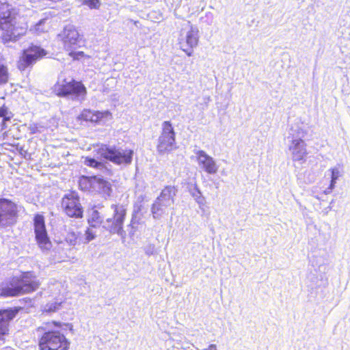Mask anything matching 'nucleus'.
Instances as JSON below:
<instances>
[{
  "instance_id": "9",
  "label": "nucleus",
  "mask_w": 350,
  "mask_h": 350,
  "mask_svg": "<svg viewBox=\"0 0 350 350\" xmlns=\"http://www.w3.org/2000/svg\"><path fill=\"white\" fill-rule=\"evenodd\" d=\"M199 38L198 28L192 25L190 22H187L185 27L181 29L179 36V44L181 49L188 56H191L193 48L198 44Z\"/></svg>"
},
{
  "instance_id": "20",
  "label": "nucleus",
  "mask_w": 350,
  "mask_h": 350,
  "mask_svg": "<svg viewBox=\"0 0 350 350\" xmlns=\"http://www.w3.org/2000/svg\"><path fill=\"white\" fill-rule=\"evenodd\" d=\"M10 73L3 55L0 53V87L8 83Z\"/></svg>"
},
{
  "instance_id": "13",
  "label": "nucleus",
  "mask_w": 350,
  "mask_h": 350,
  "mask_svg": "<svg viewBox=\"0 0 350 350\" xmlns=\"http://www.w3.org/2000/svg\"><path fill=\"white\" fill-rule=\"evenodd\" d=\"M46 53L40 46L31 45L23 51L22 56L18 62V68L24 70L28 66H31L38 59L46 55Z\"/></svg>"
},
{
  "instance_id": "19",
  "label": "nucleus",
  "mask_w": 350,
  "mask_h": 350,
  "mask_svg": "<svg viewBox=\"0 0 350 350\" xmlns=\"http://www.w3.org/2000/svg\"><path fill=\"white\" fill-rule=\"evenodd\" d=\"M171 206V205L155 200L150 208L153 218L160 219L163 216L167 215L168 208Z\"/></svg>"
},
{
  "instance_id": "1",
  "label": "nucleus",
  "mask_w": 350,
  "mask_h": 350,
  "mask_svg": "<svg viewBox=\"0 0 350 350\" xmlns=\"http://www.w3.org/2000/svg\"><path fill=\"white\" fill-rule=\"evenodd\" d=\"M113 216L103 220L97 210H92L88 219L90 226L96 228L100 224L111 234H117L122 239L126 238V231L123 230V224L126 215V210L123 205L111 204L109 208Z\"/></svg>"
},
{
  "instance_id": "35",
  "label": "nucleus",
  "mask_w": 350,
  "mask_h": 350,
  "mask_svg": "<svg viewBox=\"0 0 350 350\" xmlns=\"http://www.w3.org/2000/svg\"><path fill=\"white\" fill-rule=\"evenodd\" d=\"M79 186L81 187L82 189L83 190H86V189H88L90 188H92V185H90V183H83V185L81 186L79 185Z\"/></svg>"
},
{
  "instance_id": "3",
  "label": "nucleus",
  "mask_w": 350,
  "mask_h": 350,
  "mask_svg": "<svg viewBox=\"0 0 350 350\" xmlns=\"http://www.w3.org/2000/svg\"><path fill=\"white\" fill-rule=\"evenodd\" d=\"M40 283L31 273L27 272L19 277H14L0 288V295L3 297H14L30 293L39 287Z\"/></svg>"
},
{
  "instance_id": "26",
  "label": "nucleus",
  "mask_w": 350,
  "mask_h": 350,
  "mask_svg": "<svg viewBox=\"0 0 350 350\" xmlns=\"http://www.w3.org/2000/svg\"><path fill=\"white\" fill-rule=\"evenodd\" d=\"M189 346H191V343L186 340L185 338H181L180 340L173 339L172 350H183L186 347L189 348Z\"/></svg>"
},
{
  "instance_id": "6",
  "label": "nucleus",
  "mask_w": 350,
  "mask_h": 350,
  "mask_svg": "<svg viewBox=\"0 0 350 350\" xmlns=\"http://www.w3.org/2000/svg\"><path fill=\"white\" fill-rule=\"evenodd\" d=\"M53 91L59 96H70L72 100L80 102L85 100L87 94L83 83L72 79H65L62 75L54 85Z\"/></svg>"
},
{
  "instance_id": "23",
  "label": "nucleus",
  "mask_w": 350,
  "mask_h": 350,
  "mask_svg": "<svg viewBox=\"0 0 350 350\" xmlns=\"http://www.w3.org/2000/svg\"><path fill=\"white\" fill-rule=\"evenodd\" d=\"M331 172V181L328 188L329 191H325L327 193L330 192L334 187L337 180L342 175V172L340 165L335 166L329 170Z\"/></svg>"
},
{
  "instance_id": "29",
  "label": "nucleus",
  "mask_w": 350,
  "mask_h": 350,
  "mask_svg": "<svg viewBox=\"0 0 350 350\" xmlns=\"http://www.w3.org/2000/svg\"><path fill=\"white\" fill-rule=\"evenodd\" d=\"M84 163L87 166L94 167L96 169H101L103 167V165L102 163L98 162V161H96V159H94L93 158H89V157L85 158V159L84 161Z\"/></svg>"
},
{
  "instance_id": "30",
  "label": "nucleus",
  "mask_w": 350,
  "mask_h": 350,
  "mask_svg": "<svg viewBox=\"0 0 350 350\" xmlns=\"http://www.w3.org/2000/svg\"><path fill=\"white\" fill-rule=\"evenodd\" d=\"M85 241L83 243H88L96 237V232L92 228H88L85 232Z\"/></svg>"
},
{
  "instance_id": "5",
  "label": "nucleus",
  "mask_w": 350,
  "mask_h": 350,
  "mask_svg": "<svg viewBox=\"0 0 350 350\" xmlns=\"http://www.w3.org/2000/svg\"><path fill=\"white\" fill-rule=\"evenodd\" d=\"M38 332L40 350H68L70 342L59 331L42 327L38 328Z\"/></svg>"
},
{
  "instance_id": "17",
  "label": "nucleus",
  "mask_w": 350,
  "mask_h": 350,
  "mask_svg": "<svg viewBox=\"0 0 350 350\" xmlns=\"http://www.w3.org/2000/svg\"><path fill=\"white\" fill-rule=\"evenodd\" d=\"M17 312L15 309L0 310V340H3L8 334L9 322L15 317Z\"/></svg>"
},
{
  "instance_id": "12",
  "label": "nucleus",
  "mask_w": 350,
  "mask_h": 350,
  "mask_svg": "<svg viewBox=\"0 0 350 350\" xmlns=\"http://www.w3.org/2000/svg\"><path fill=\"white\" fill-rule=\"evenodd\" d=\"M16 215V205L10 200L0 198V226H7L14 224Z\"/></svg>"
},
{
  "instance_id": "31",
  "label": "nucleus",
  "mask_w": 350,
  "mask_h": 350,
  "mask_svg": "<svg viewBox=\"0 0 350 350\" xmlns=\"http://www.w3.org/2000/svg\"><path fill=\"white\" fill-rule=\"evenodd\" d=\"M92 113L93 111L90 109H84L80 114L79 118L85 121L91 122V120H92Z\"/></svg>"
},
{
  "instance_id": "16",
  "label": "nucleus",
  "mask_w": 350,
  "mask_h": 350,
  "mask_svg": "<svg viewBox=\"0 0 350 350\" xmlns=\"http://www.w3.org/2000/svg\"><path fill=\"white\" fill-rule=\"evenodd\" d=\"M193 152L196 154L199 166L204 170V172L209 174L217 173L218 166L212 157L209 156L202 150H194Z\"/></svg>"
},
{
  "instance_id": "18",
  "label": "nucleus",
  "mask_w": 350,
  "mask_h": 350,
  "mask_svg": "<svg viewBox=\"0 0 350 350\" xmlns=\"http://www.w3.org/2000/svg\"><path fill=\"white\" fill-rule=\"evenodd\" d=\"M177 189L174 186H166L161 192L159 196L156 200L172 206L174 203V196Z\"/></svg>"
},
{
  "instance_id": "28",
  "label": "nucleus",
  "mask_w": 350,
  "mask_h": 350,
  "mask_svg": "<svg viewBox=\"0 0 350 350\" xmlns=\"http://www.w3.org/2000/svg\"><path fill=\"white\" fill-rule=\"evenodd\" d=\"M62 302H52L47 304L44 308V312L47 313L55 312L61 308Z\"/></svg>"
},
{
  "instance_id": "33",
  "label": "nucleus",
  "mask_w": 350,
  "mask_h": 350,
  "mask_svg": "<svg viewBox=\"0 0 350 350\" xmlns=\"http://www.w3.org/2000/svg\"><path fill=\"white\" fill-rule=\"evenodd\" d=\"M77 234L75 232H70L68 234L66 241L71 245H75L77 243Z\"/></svg>"
},
{
  "instance_id": "2",
  "label": "nucleus",
  "mask_w": 350,
  "mask_h": 350,
  "mask_svg": "<svg viewBox=\"0 0 350 350\" xmlns=\"http://www.w3.org/2000/svg\"><path fill=\"white\" fill-rule=\"evenodd\" d=\"M0 29L4 42L15 41L24 34L27 27L16 26V12L10 4L0 1Z\"/></svg>"
},
{
  "instance_id": "22",
  "label": "nucleus",
  "mask_w": 350,
  "mask_h": 350,
  "mask_svg": "<svg viewBox=\"0 0 350 350\" xmlns=\"http://www.w3.org/2000/svg\"><path fill=\"white\" fill-rule=\"evenodd\" d=\"M189 193L191 196L194 198L196 203L199 205V207L202 208L206 204L205 198L202 195V193L197 185H194L192 188H190Z\"/></svg>"
},
{
  "instance_id": "14",
  "label": "nucleus",
  "mask_w": 350,
  "mask_h": 350,
  "mask_svg": "<svg viewBox=\"0 0 350 350\" xmlns=\"http://www.w3.org/2000/svg\"><path fill=\"white\" fill-rule=\"evenodd\" d=\"M33 221L36 239L39 247L42 250H49L51 243L46 232L44 217L37 215L35 216Z\"/></svg>"
},
{
  "instance_id": "7",
  "label": "nucleus",
  "mask_w": 350,
  "mask_h": 350,
  "mask_svg": "<svg viewBox=\"0 0 350 350\" xmlns=\"http://www.w3.org/2000/svg\"><path fill=\"white\" fill-rule=\"evenodd\" d=\"M99 153L101 157L115 164L124 165L131 163L133 156V151L131 149L109 145H102Z\"/></svg>"
},
{
  "instance_id": "25",
  "label": "nucleus",
  "mask_w": 350,
  "mask_h": 350,
  "mask_svg": "<svg viewBox=\"0 0 350 350\" xmlns=\"http://www.w3.org/2000/svg\"><path fill=\"white\" fill-rule=\"evenodd\" d=\"M46 18H43L39 21L36 25L31 26L29 31L34 33H41L46 30Z\"/></svg>"
},
{
  "instance_id": "24",
  "label": "nucleus",
  "mask_w": 350,
  "mask_h": 350,
  "mask_svg": "<svg viewBox=\"0 0 350 350\" xmlns=\"http://www.w3.org/2000/svg\"><path fill=\"white\" fill-rule=\"evenodd\" d=\"M12 113L8 111V109L3 105L0 107V118H2L1 125V129L3 130L7 128L6 123L10 120Z\"/></svg>"
},
{
  "instance_id": "11",
  "label": "nucleus",
  "mask_w": 350,
  "mask_h": 350,
  "mask_svg": "<svg viewBox=\"0 0 350 350\" xmlns=\"http://www.w3.org/2000/svg\"><path fill=\"white\" fill-rule=\"evenodd\" d=\"M62 207L64 212L70 217L81 218L83 208L79 201L78 193L71 191L62 198Z\"/></svg>"
},
{
  "instance_id": "27",
  "label": "nucleus",
  "mask_w": 350,
  "mask_h": 350,
  "mask_svg": "<svg viewBox=\"0 0 350 350\" xmlns=\"http://www.w3.org/2000/svg\"><path fill=\"white\" fill-rule=\"evenodd\" d=\"M139 224V219L137 218V213H134L132 216V219L131 221L130 224L127 226L128 228H131L129 230V235L133 236L135 232V229L137 228V226Z\"/></svg>"
},
{
  "instance_id": "32",
  "label": "nucleus",
  "mask_w": 350,
  "mask_h": 350,
  "mask_svg": "<svg viewBox=\"0 0 350 350\" xmlns=\"http://www.w3.org/2000/svg\"><path fill=\"white\" fill-rule=\"evenodd\" d=\"M82 3L91 9H98L100 5V1L99 0H83Z\"/></svg>"
},
{
  "instance_id": "34",
  "label": "nucleus",
  "mask_w": 350,
  "mask_h": 350,
  "mask_svg": "<svg viewBox=\"0 0 350 350\" xmlns=\"http://www.w3.org/2000/svg\"><path fill=\"white\" fill-rule=\"evenodd\" d=\"M145 253L148 256L153 255L154 254V246L153 245L146 246L145 248Z\"/></svg>"
},
{
  "instance_id": "10",
  "label": "nucleus",
  "mask_w": 350,
  "mask_h": 350,
  "mask_svg": "<svg viewBox=\"0 0 350 350\" xmlns=\"http://www.w3.org/2000/svg\"><path fill=\"white\" fill-rule=\"evenodd\" d=\"M176 148L174 128L170 122L165 121L162 124V132L158 139L157 151L160 154H165Z\"/></svg>"
},
{
  "instance_id": "4",
  "label": "nucleus",
  "mask_w": 350,
  "mask_h": 350,
  "mask_svg": "<svg viewBox=\"0 0 350 350\" xmlns=\"http://www.w3.org/2000/svg\"><path fill=\"white\" fill-rule=\"evenodd\" d=\"M306 132L302 124H294L289 129L287 140L288 142V150L293 161L300 164L306 161L308 154L306 144L304 140Z\"/></svg>"
},
{
  "instance_id": "8",
  "label": "nucleus",
  "mask_w": 350,
  "mask_h": 350,
  "mask_svg": "<svg viewBox=\"0 0 350 350\" xmlns=\"http://www.w3.org/2000/svg\"><path fill=\"white\" fill-rule=\"evenodd\" d=\"M63 41L64 49L74 59L83 55L82 51H75L80 46L81 39L77 29L72 25H66L59 35Z\"/></svg>"
},
{
  "instance_id": "15",
  "label": "nucleus",
  "mask_w": 350,
  "mask_h": 350,
  "mask_svg": "<svg viewBox=\"0 0 350 350\" xmlns=\"http://www.w3.org/2000/svg\"><path fill=\"white\" fill-rule=\"evenodd\" d=\"M83 183H90L92 185V189L103 194L105 197H109L112 191L111 183L100 177H84L80 178L79 184L83 185Z\"/></svg>"
},
{
  "instance_id": "21",
  "label": "nucleus",
  "mask_w": 350,
  "mask_h": 350,
  "mask_svg": "<svg viewBox=\"0 0 350 350\" xmlns=\"http://www.w3.org/2000/svg\"><path fill=\"white\" fill-rule=\"evenodd\" d=\"M112 116L109 111H93L91 122L105 124L111 119Z\"/></svg>"
}]
</instances>
